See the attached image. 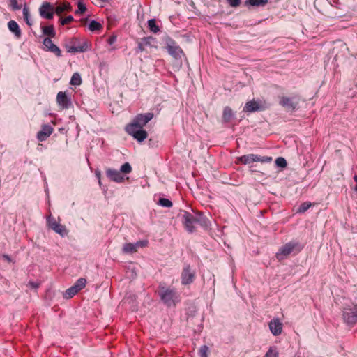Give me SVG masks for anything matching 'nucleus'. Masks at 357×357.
Masks as SVG:
<instances>
[{
	"label": "nucleus",
	"mask_w": 357,
	"mask_h": 357,
	"mask_svg": "<svg viewBox=\"0 0 357 357\" xmlns=\"http://www.w3.org/2000/svg\"><path fill=\"white\" fill-rule=\"evenodd\" d=\"M279 104L287 109L294 111L297 108L298 103L294 100V98L280 96L279 98Z\"/></svg>",
	"instance_id": "9d476101"
},
{
	"label": "nucleus",
	"mask_w": 357,
	"mask_h": 357,
	"mask_svg": "<svg viewBox=\"0 0 357 357\" xmlns=\"http://www.w3.org/2000/svg\"><path fill=\"white\" fill-rule=\"evenodd\" d=\"M126 132L132 136L137 141L141 142L148 137V133L143 128H137L134 127L133 125H127L126 127Z\"/></svg>",
	"instance_id": "39448f33"
},
{
	"label": "nucleus",
	"mask_w": 357,
	"mask_h": 357,
	"mask_svg": "<svg viewBox=\"0 0 357 357\" xmlns=\"http://www.w3.org/2000/svg\"><path fill=\"white\" fill-rule=\"evenodd\" d=\"M56 101L58 104L63 108H68L70 103L66 93L62 91L58 93L56 96Z\"/></svg>",
	"instance_id": "a211bd4d"
},
{
	"label": "nucleus",
	"mask_w": 357,
	"mask_h": 357,
	"mask_svg": "<svg viewBox=\"0 0 357 357\" xmlns=\"http://www.w3.org/2000/svg\"><path fill=\"white\" fill-rule=\"evenodd\" d=\"M195 279V272L192 271L189 266L184 268L181 273V282L183 284H189Z\"/></svg>",
	"instance_id": "ddd939ff"
},
{
	"label": "nucleus",
	"mask_w": 357,
	"mask_h": 357,
	"mask_svg": "<svg viewBox=\"0 0 357 357\" xmlns=\"http://www.w3.org/2000/svg\"><path fill=\"white\" fill-rule=\"evenodd\" d=\"M231 7H237L241 4V0H227Z\"/></svg>",
	"instance_id": "37998d69"
},
{
	"label": "nucleus",
	"mask_w": 357,
	"mask_h": 357,
	"mask_svg": "<svg viewBox=\"0 0 357 357\" xmlns=\"http://www.w3.org/2000/svg\"><path fill=\"white\" fill-rule=\"evenodd\" d=\"M89 29L91 31H100L102 29V25L100 23L93 20L89 23Z\"/></svg>",
	"instance_id": "7c9ffc66"
},
{
	"label": "nucleus",
	"mask_w": 357,
	"mask_h": 357,
	"mask_svg": "<svg viewBox=\"0 0 357 357\" xmlns=\"http://www.w3.org/2000/svg\"><path fill=\"white\" fill-rule=\"evenodd\" d=\"M72 7L68 2H63L55 8V13L58 15L62 14L65 11H70Z\"/></svg>",
	"instance_id": "412c9836"
},
{
	"label": "nucleus",
	"mask_w": 357,
	"mask_h": 357,
	"mask_svg": "<svg viewBox=\"0 0 357 357\" xmlns=\"http://www.w3.org/2000/svg\"><path fill=\"white\" fill-rule=\"evenodd\" d=\"M43 45L46 50L55 54L57 56H61V50L56 46L50 38H45L43 40Z\"/></svg>",
	"instance_id": "dca6fc26"
},
{
	"label": "nucleus",
	"mask_w": 357,
	"mask_h": 357,
	"mask_svg": "<svg viewBox=\"0 0 357 357\" xmlns=\"http://www.w3.org/2000/svg\"><path fill=\"white\" fill-rule=\"evenodd\" d=\"M354 180L355 181V182H356V183H357V175H355V176H354Z\"/></svg>",
	"instance_id": "de8ad7c7"
},
{
	"label": "nucleus",
	"mask_w": 357,
	"mask_h": 357,
	"mask_svg": "<svg viewBox=\"0 0 357 357\" xmlns=\"http://www.w3.org/2000/svg\"><path fill=\"white\" fill-rule=\"evenodd\" d=\"M138 49L140 52H144V51H146L147 50V48L145 47L142 40L141 39V40L138 43Z\"/></svg>",
	"instance_id": "c03bdc74"
},
{
	"label": "nucleus",
	"mask_w": 357,
	"mask_h": 357,
	"mask_svg": "<svg viewBox=\"0 0 357 357\" xmlns=\"http://www.w3.org/2000/svg\"><path fill=\"white\" fill-rule=\"evenodd\" d=\"M233 116V112L230 107H226L223 110L222 119L225 122H229L231 121Z\"/></svg>",
	"instance_id": "5701e85b"
},
{
	"label": "nucleus",
	"mask_w": 357,
	"mask_h": 357,
	"mask_svg": "<svg viewBox=\"0 0 357 357\" xmlns=\"http://www.w3.org/2000/svg\"><path fill=\"white\" fill-rule=\"evenodd\" d=\"M344 321L350 326L357 323V304L351 303L344 307L342 311Z\"/></svg>",
	"instance_id": "7ed1b4c3"
},
{
	"label": "nucleus",
	"mask_w": 357,
	"mask_h": 357,
	"mask_svg": "<svg viewBox=\"0 0 357 357\" xmlns=\"http://www.w3.org/2000/svg\"><path fill=\"white\" fill-rule=\"evenodd\" d=\"M86 280L84 278H79L77 280L75 284L73 285L75 289L79 292L80 290L84 289L86 286Z\"/></svg>",
	"instance_id": "bb28decb"
},
{
	"label": "nucleus",
	"mask_w": 357,
	"mask_h": 357,
	"mask_svg": "<svg viewBox=\"0 0 357 357\" xmlns=\"http://www.w3.org/2000/svg\"><path fill=\"white\" fill-rule=\"evenodd\" d=\"M269 329L272 334L278 336L282 333V324L279 319H273L268 324Z\"/></svg>",
	"instance_id": "2eb2a0df"
},
{
	"label": "nucleus",
	"mask_w": 357,
	"mask_h": 357,
	"mask_svg": "<svg viewBox=\"0 0 357 357\" xmlns=\"http://www.w3.org/2000/svg\"><path fill=\"white\" fill-rule=\"evenodd\" d=\"M116 40V36H110L108 40H107V43L109 44V45H112L113 43H114Z\"/></svg>",
	"instance_id": "a18cd8bd"
},
{
	"label": "nucleus",
	"mask_w": 357,
	"mask_h": 357,
	"mask_svg": "<svg viewBox=\"0 0 357 357\" xmlns=\"http://www.w3.org/2000/svg\"><path fill=\"white\" fill-rule=\"evenodd\" d=\"M167 51L169 54L174 56H177L179 53L181 52V50L179 47L173 45H168L167 47Z\"/></svg>",
	"instance_id": "b1692460"
},
{
	"label": "nucleus",
	"mask_w": 357,
	"mask_h": 357,
	"mask_svg": "<svg viewBox=\"0 0 357 357\" xmlns=\"http://www.w3.org/2000/svg\"><path fill=\"white\" fill-rule=\"evenodd\" d=\"M312 204L309 202L303 203L298 208V213H304L311 207Z\"/></svg>",
	"instance_id": "473e14b6"
},
{
	"label": "nucleus",
	"mask_w": 357,
	"mask_h": 357,
	"mask_svg": "<svg viewBox=\"0 0 357 357\" xmlns=\"http://www.w3.org/2000/svg\"><path fill=\"white\" fill-rule=\"evenodd\" d=\"M3 258L6 259V260H8V261H10V259L8 255H3Z\"/></svg>",
	"instance_id": "49530a36"
},
{
	"label": "nucleus",
	"mask_w": 357,
	"mask_h": 357,
	"mask_svg": "<svg viewBox=\"0 0 357 357\" xmlns=\"http://www.w3.org/2000/svg\"><path fill=\"white\" fill-rule=\"evenodd\" d=\"M142 40L146 48H148V47L150 49H151V48L157 49L158 48L156 38L151 37V36H149V37L143 38H142Z\"/></svg>",
	"instance_id": "6ab92c4d"
},
{
	"label": "nucleus",
	"mask_w": 357,
	"mask_h": 357,
	"mask_svg": "<svg viewBox=\"0 0 357 357\" xmlns=\"http://www.w3.org/2000/svg\"><path fill=\"white\" fill-rule=\"evenodd\" d=\"M131 170H132V167L128 162L124 163L121 167V172L124 174H129L131 172Z\"/></svg>",
	"instance_id": "e433bc0d"
},
{
	"label": "nucleus",
	"mask_w": 357,
	"mask_h": 357,
	"mask_svg": "<svg viewBox=\"0 0 357 357\" xmlns=\"http://www.w3.org/2000/svg\"><path fill=\"white\" fill-rule=\"evenodd\" d=\"M159 203L161 206L165 207H171L172 206V202L165 198H160L159 200Z\"/></svg>",
	"instance_id": "ea45409f"
},
{
	"label": "nucleus",
	"mask_w": 357,
	"mask_h": 357,
	"mask_svg": "<svg viewBox=\"0 0 357 357\" xmlns=\"http://www.w3.org/2000/svg\"><path fill=\"white\" fill-rule=\"evenodd\" d=\"M77 7L78 9L75 12L77 15H83L86 10L85 5L80 1L77 3Z\"/></svg>",
	"instance_id": "72a5a7b5"
},
{
	"label": "nucleus",
	"mask_w": 357,
	"mask_h": 357,
	"mask_svg": "<svg viewBox=\"0 0 357 357\" xmlns=\"http://www.w3.org/2000/svg\"><path fill=\"white\" fill-rule=\"evenodd\" d=\"M10 6L14 10L20 9V6L18 5L17 0H9Z\"/></svg>",
	"instance_id": "79ce46f5"
},
{
	"label": "nucleus",
	"mask_w": 357,
	"mask_h": 357,
	"mask_svg": "<svg viewBox=\"0 0 357 357\" xmlns=\"http://www.w3.org/2000/svg\"><path fill=\"white\" fill-rule=\"evenodd\" d=\"M8 27L9 29V30L14 33L15 36L17 37V38H20L21 36V31H20V29L17 24V23L14 21V20H10L8 23Z\"/></svg>",
	"instance_id": "aec40b11"
},
{
	"label": "nucleus",
	"mask_w": 357,
	"mask_h": 357,
	"mask_svg": "<svg viewBox=\"0 0 357 357\" xmlns=\"http://www.w3.org/2000/svg\"><path fill=\"white\" fill-rule=\"evenodd\" d=\"M275 164L278 167H282V168L286 167L287 165L286 160L282 157H278L275 160Z\"/></svg>",
	"instance_id": "f704fd0d"
},
{
	"label": "nucleus",
	"mask_w": 357,
	"mask_h": 357,
	"mask_svg": "<svg viewBox=\"0 0 357 357\" xmlns=\"http://www.w3.org/2000/svg\"><path fill=\"white\" fill-rule=\"evenodd\" d=\"M39 13L44 19H52L55 13V7L51 3L45 1L39 8Z\"/></svg>",
	"instance_id": "6e6552de"
},
{
	"label": "nucleus",
	"mask_w": 357,
	"mask_h": 357,
	"mask_svg": "<svg viewBox=\"0 0 357 357\" xmlns=\"http://www.w3.org/2000/svg\"><path fill=\"white\" fill-rule=\"evenodd\" d=\"M278 354L275 349L271 347L266 352L264 357H278Z\"/></svg>",
	"instance_id": "58836bf2"
},
{
	"label": "nucleus",
	"mask_w": 357,
	"mask_h": 357,
	"mask_svg": "<svg viewBox=\"0 0 357 357\" xmlns=\"http://www.w3.org/2000/svg\"><path fill=\"white\" fill-rule=\"evenodd\" d=\"M23 16H24V19L26 21V24L29 26H31V22H30V20H29V10L27 7H24L23 8Z\"/></svg>",
	"instance_id": "c9c22d12"
},
{
	"label": "nucleus",
	"mask_w": 357,
	"mask_h": 357,
	"mask_svg": "<svg viewBox=\"0 0 357 357\" xmlns=\"http://www.w3.org/2000/svg\"><path fill=\"white\" fill-rule=\"evenodd\" d=\"M247 3L252 6H265L268 0H247Z\"/></svg>",
	"instance_id": "2f4dec72"
},
{
	"label": "nucleus",
	"mask_w": 357,
	"mask_h": 357,
	"mask_svg": "<svg viewBox=\"0 0 357 357\" xmlns=\"http://www.w3.org/2000/svg\"><path fill=\"white\" fill-rule=\"evenodd\" d=\"M153 118V114L148 112L137 114L128 125H133L137 128H143L146 123Z\"/></svg>",
	"instance_id": "423d86ee"
},
{
	"label": "nucleus",
	"mask_w": 357,
	"mask_h": 357,
	"mask_svg": "<svg viewBox=\"0 0 357 357\" xmlns=\"http://www.w3.org/2000/svg\"><path fill=\"white\" fill-rule=\"evenodd\" d=\"M148 26L149 30L153 33H155L160 31V29L156 24V22L154 19H151L148 21Z\"/></svg>",
	"instance_id": "cd10ccee"
},
{
	"label": "nucleus",
	"mask_w": 357,
	"mask_h": 357,
	"mask_svg": "<svg viewBox=\"0 0 357 357\" xmlns=\"http://www.w3.org/2000/svg\"><path fill=\"white\" fill-rule=\"evenodd\" d=\"M82 83V79L80 75L78 73H75L70 80V84L74 86H79Z\"/></svg>",
	"instance_id": "c756f323"
},
{
	"label": "nucleus",
	"mask_w": 357,
	"mask_h": 357,
	"mask_svg": "<svg viewBox=\"0 0 357 357\" xmlns=\"http://www.w3.org/2000/svg\"><path fill=\"white\" fill-rule=\"evenodd\" d=\"M47 222L49 227L55 232L59 234L62 236L67 234L66 227L58 222L54 218L49 217Z\"/></svg>",
	"instance_id": "1a4fd4ad"
},
{
	"label": "nucleus",
	"mask_w": 357,
	"mask_h": 357,
	"mask_svg": "<svg viewBox=\"0 0 357 357\" xmlns=\"http://www.w3.org/2000/svg\"><path fill=\"white\" fill-rule=\"evenodd\" d=\"M54 128L48 124L42 126V129L37 134V139L40 141H45L53 132Z\"/></svg>",
	"instance_id": "4468645a"
},
{
	"label": "nucleus",
	"mask_w": 357,
	"mask_h": 357,
	"mask_svg": "<svg viewBox=\"0 0 357 357\" xmlns=\"http://www.w3.org/2000/svg\"><path fill=\"white\" fill-rule=\"evenodd\" d=\"M74 20L73 17L71 15H69L65 18L61 19V24L63 25L69 24Z\"/></svg>",
	"instance_id": "a19ab883"
},
{
	"label": "nucleus",
	"mask_w": 357,
	"mask_h": 357,
	"mask_svg": "<svg viewBox=\"0 0 357 357\" xmlns=\"http://www.w3.org/2000/svg\"><path fill=\"white\" fill-rule=\"evenodd\" d=\"M106 174L113 181L121 183L123 181V176L117 170L109 169L106 171Z\"/></svg>",
	"instance_id": "f3484780"
},
{
	"label": "nucleus",
	"mask_w": 357,
	"mask_h": 357,
	"mask_svg": "<svg viewBox=\"0 0 357 357\" xmlns=\"http://www.w3.org/2000/svg\"><path fill=\"white\" fill-rule=\"evenodd\" d=\"M159 295L161 300L167 306H174L180 301L179 295L173 289L162 287L159 290Z\"/></svg>",
	"instance_id": "f03ea898"
},
{
	"label": "nucleus",
	"mask_w": 357,
	"mask_h": 357,
	"mask_svg": "<svg viewBox=\"0 0 357 357\" xmlns=\"http://www.w3.org/2000/svg\"><path fill=\"white\" fill-rule=\"evenodd\" d=\"M254 162H260L261 163H268L272 161V158L269 156H260L259 155L253 154Z\"/></svg>",
	"instance_id": "393cba45"
},
{
	"label": "nucleus",
	"mask_w": 357,
	"mask_h": 357,
	"mask_svg": "<svg viewBox=\"0 0 357 357\" xmlns=\"http://www.w3.org/2000/svg\"><path fill=\"white\" fill-rule=\"evenodd\" d=\"M253 158H254L253 154L242 155V156L236 158V163L237 164L248 165L252 162H254Z\"/></svg>",
	"instance_id": "4be33fe9"
},
{
	"label": "nucleus",
	"mask_w": 357,
	"mask_h": 357,
	"mask_svg": "<svg viewBox=\"0 0 357 357\" xmlns=\"http://www.w3.org/2000/svg\"><path fill=\"white\" fill-rule=\"evenodd\" d=\"M208 347L206 345L201 347L199 351L200 357H208Z\"/></svg>",
	"instance_id": "4c0bfd02"
},
{
	"label": "nucleus",
	"mask_w": 357,
	"mask_h": 357,
	"mask_svg": "<svg viewBox=\"0 0 357 357\" xmlns=\"http://www.w3.org/2000/svg\"><path fill=\"white\" fill-rule=\"evenodd\" d=\"M78 291L75 289V287L72 286L71 287L68 288L66 290L63 297L65 298L69 299L73 298Z\"/></svg>",
	"instance_id": "c85d7f7f"
},
{
	"label": "nucleus",
	"mask_w": 357,
	"mask_h": 357,
	"mask_svg": "<svg viewBox=\"0 0 357 357\" xmlns=\"http://www.w3.org/2000/svg\"><path fill=\"white\" fill-rule=\"evenodd\" d=\"M43 33L50 37H54L56 34L53 25L43 26Z\"/></svg>",
	"instance_id": "a878e982"
},
{
	"label": "nucleus",
	"mask_w": 357,
	"mask_h": 357,
	"mask_svg": "<svg viewBox=\"0 0 357 357\" xmlns=\"http://www.w3.org/2000/svg\"><path fill=\"white\" fill-rule=\"evenodd\" d=\"M64 47L68 52L75 54L88 51L91 44L85 38L73 37L65 40Z\"/></svg>",
	"instance_id": "f257e3e1"
},
{
	"label": "nucleus",
	"mask_w": 357,
	"mask_h": 357,
	"mask_svg": "<svg viewBox=\"0 0 357 357\" xmlns=\"http://www.w3.org/2000/svg\"><path fill=\"white\" fill-rule=\"evenodd\" d=\"M182 221L185 225V229L189 232L194 231L196 225L198 222V220L192 214L185 211L182 215Z\"/></svg>",
	"instance_id": "0eeeda50"
},
{
	"label": "nucleus",
	"mask_w": 357,
	"mask_h": 357,
	"mask_svg": "<svg viewBox=\"0 0 357 357\" xmlns=\"http://www.w3.org/2000/svg\"><path fill=\"white\" fill-rule=\"evenodd\" d=\"M294 250L297 252L301 250L298 245L296 243L289 242L282 246L278 252L276 253V257L279 261H281L289 256Z\"/></svg>",
	"instance_id": "20e7f679"
},
{
	"label": "nucleus",
	"mask_w": 357,
	"mask_h": 357,
	"mask_svg": "<svg viewBox=\"0 0 357 357\" xmlns=\"http://www.w3.org/2000/svg\"><path fill=\"white\" fill-rule=\"evenodd\" d=\"M265 107L259 102L252 100L246 102L243 107V112L247 113H251L259 110H263Z\"/></svg>",
	"instance_id": "f8f14e48"
},
{
	"label": "nucleus",
	"mask_w": 357,
	"mask_h": 357,
	"mask_svg": "<svg viewBox=\"0 0 357 357\" xmlns=\"http://www.w3.org/2000/svg\"><path fill=\"white\" fill-rule=\"evenodd\" d=\"M147 243L146 241H138L136 243H128L124 244L123 251L125 253H135L137 252L139 248L145 247Z\"/></svg>",
	"instance_id": "9b49d317"
},
{
	"label": "nucleus",
	"mask_w": 357,
	"mask_h": 357,
	"mask_svg": "<svg viewBox=\"0 0 357 357\" xmlns=\"http://www.w3.org/2000/svg\"><path fill=\"white\" fill-rule=\"evenodd\" d=\"M31 285H32L33 287H37V285H35V284H32V283H31Z\"/></svg>",
	"instance_id": "8fccbe9b"
},
{
	"label": "nucleus",
	"mask_w": 357,
	"mask_h": 357,
	"mask_svg": "<svg viewBox=\"0 0 357 357\" xmlns=\"http://www.w3.org/2000/svg\"><path fill=\"white\" fill-rule=\"evenodd\" d=\"M354 190L356 192H357V185L355 186Z\"/></svg>",
	"instance_id": "09e8293b"
}]
</instances>
